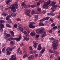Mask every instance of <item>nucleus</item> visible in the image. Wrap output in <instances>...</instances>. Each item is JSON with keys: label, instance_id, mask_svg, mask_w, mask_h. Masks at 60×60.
Wrapping results in <instances>:
<instances>
[{"label": "nucleus", "instance_id": "f257e3e1", "mask_svg": "<svg viewBox=\"0 0 60 60\" xmlns=\"http://www.w3.org/2000/svg\"><path fill=\"white\" fill-rule=\"evenodd\" d=\"M45 30L44 28H40L36 30V32L37 34H42L43 33V31Z\"/></svg>", "mask_w": 60, "mask_h": 60}, {"label": "nucleus", "instance_id": "f03ea898", "mask_svg": "<svg viewBox=\"0 0 60 60\" xmlns=\"http://www.w3.org/2000/svg\"><path fill=\"white\" fill-rule=\"evenodd\" d=\"M40 1L41 3H44L45 2L44 4V5L43 6V7L44 8H46V6H47V5H48L49 4H50V2H51L50 0H49L47 2H45V1L44 0H40Z\"/></svg>", "mask_w": 60, "mask_h": 60}, {"label": "nucleus", "instance_id": "7ed1b4c3", "mask_svg": "<svg viewBox=\"0 0 60 60\" xmlns=\"http://www.w3.org/2000/svg\"><path fill=\"white\" fill-rule=\"evenodd\" d=\"M53 44V49L54 50H56L57 49V47L58 46V42L56 41H54L52 42Z\"/></svg>", "mask_w": 60, "mask_h": 60}, {"label": "nucleus", "instance_id": "20e7f679", "mask_svg": "<svg viewBox=\"0 0 60 60\" xmlns=\"http://www.w3.org/2000/svg\"><path fill=\"white\" fill-rule=\"evenodd\" d=\"M9 8L10 9H11L12 11H13V12H15V11H16V10L15 9H18V7H15L14 6L11 5L9 7Z\"/></svg>", "mask_w": 60, "mask_h": 60}, {"label": "nucleus", "instance_id": "39448f33", "mask_svg": "<svg viewBox=\"0 0 60 60\" xmlns=\"http://www.w3.org/2000/svg\"><path fill=\"white\" fill-rule=\"evenodd\" d=\"M31 10L29 9H27L25 11V14L26 15L29 16V18H31V15L29 13H30Z\"/></svg>", "mask_w": 60, "mask_h": 60}, {"label": "nucleus", "instance_id": "423d86ee", "mask_svg": "<svg viewBox=\"0 0 60 60\" xmlns=\"http://www.w3.org/2000/svg\"><path fill=\"white\" fill-rule=\"evenodd\" d=\"M22 38L21 35L20 34L19 37L18 38H13L14 40H16L17 41H19Z\"/></svg>", "mask_w": 60, "mask_h": 60}, {"label": "nucleus", "instance_id": "0eeeda50", "mask_svg": "<svg viewBox=\"0 0 60 60\" xmlns=\"http://www.w3.org/2000/svg\"><path fill=\"white\" fill-rule=\"evenodd\" d=\"M4 26L3 24H0V31H3V28H4Z\"/></svg>", "mask_w": 60, "mask_h": 60}, {"label": "nucleus", "instance_id": "6e6552de", "mask_svg": "<svg viewBox=\"0 0 60 60\" xmlns=\"http://www.w3.org/2000/svg\"><path fill=\"white\" fill-rule=\"evenodd\" d=\"M52 6V7L51 8V9L52 10V11H51L52 12H54V11H55V9L54 8L58 7V6L56 5H54V6Z\"/></svg>", "mask_w": 60, "mask_h": 60}, {"label": "nucleus", "instance_id": "1a4fd4ad", "mask_svg": "<svg viewBox=\"0 0 60 60\" xmlns=\"http://www.w3.org/2000/svg\"><path fill=\"white\" fill-rule=\"evenodd\" d=\"M17 30L19 31V30H21L22 33H23V28H22L20 26H19L17 28Z\"/></svg>", "mask_w": 60, "mask_h": 60}, {"label": "nucleus", "instance_id": "9d476101", "mask_svg": "<svg viewBox=\"0 0 60 60\" xmlns=\"http://www.w3.org/2000/svg\"><path fill=\"white\" fill-rule=\"evenodd\" d=\"M42 49V47L41 46V44H39L38 45V46L37 48L38 50L40 51Z\"/></svg>", "mask_w": 60, "mask_h": 60}, {"label": "nucleus", "instance_id": "9b49d317", "mask_svg": "<svg viewBox=\"0 0 60 60\" xmlns=\"http://www.w3.org/2000/svg\"><path fill=\"white\" fill-rule=\"evenodd\" d=\"M36 6V5H28L26 6V8H28V7H32V8H34Z\"/></svg>", "mask_w": 60, "mask_h": 60}, {"label": "nucleus", "instance_id": "f8f14e48", "mask_svg": "<svg viewBox=\"0 0 60 60\" xmlns=\"http://www.w3.org/2000/svg\"><path fill=\"white\" fill-rule=\"evenodd\" d=\"M32 59H34V56L32 55H31L30 56H29L28 57V59L29 60H30Z\"/></svg>", "mask_w": 60, "mask_h": 60}, {"label": "nucleus", "instance_id": "ddd939ff", "mask_svg": "<svg viewBox=\"0 0 60 60\" xmlns=\"http://www.w3.org/2000/svg\"><path fill=\"white\" fill-rule=\"evenodd\" d=\"M11 14H10L8 16L6 17V20H8L9 19H10V18H11Z\"/></svg>", "mask_w": 60, "mask_h": 60}, {"label": "nucleus", "instance_id": "4468645a", "mask_svg": "<svg viewBox=\"0 0 60 60\" xmlns=\"http://www.w3.org/2000/svg\"><path fill=\"white\" fill-rule=\"evenodd\" d=\"M30 34L31 36H34L35 34V32L34 31L31 32L30 33Z\"/></svg>", "mask_w": 60, "mask_h": 60}, {"label": "nucleus", "instance_id": "2eb2a0df", "mask_svg": "<svg viewBox=\"0 0 60 60\" xmlns=\"http://www.w3.org/2000/svg\"><path fill=\"white\" fill-rule=\"evenodd\" d=\"M43 32H44V33L41 35V37L42 38H43V37H44L46 36V32H45L44 31Z\"/></svg>", "mask_w": 60, "mask_h": 60}, {"label": "nucleus", "instance_id": "dca6fc26", "mask_svg": "<svg viewBox=\"0 0 60 60\" xmlns=\"http://www.w3.org/2000/svg\"><path fill=\"white\" fill-rule=\"evenodd\" d=\"M29 27L30 28H34L35 27V26L33 25H31V24H30L29 25Z\"/></svg>", "mask_w": 60, "mask_h": 60}, {"label": "nucleus", "instance_id": "f3484780", "mask_svg": "<svg viewBox=\"0 0 60 60\" xmlns=\"http://www.w3.org/2000/svg\"><path fill=\"white\" fill-rule=\"evenodd\" d=\"M10 14L11 15V16H12V17H15L16 16V14L14 12L13 13L11 14Z\"/></svg>", "mask_w": 60, "mask_h": 60}, {"label": "nucleus", "instance_id": "a211bd4d", "mask_svg": "<svg viewBox=\"0 0 60 60\" xmlns=\"http://www.w3.org/2000/svg\"><path fill=\"white\" fill-rule=\"evenodd\" d=\"M39 26H44V24H43L42 22H40L39 23Z\"/></svg>", "mask_w": 60, "mask_h": 60}, {"label": "nucleus", "instance_id": "6ab92c4d", "mask_svg": "<svg viewBox=\"0 0 60 60\" xmlns=\"http://www.w3.org/2000/svg\"><path fill=\"white\" fill-rule=\"evenodd\" d=\"M26 5V4L24 2H22L21 4V6H25Z\"/></svg>", "mask_w": 60, "mask_h": 60}, {"label": "nucleus", "instance_id": "aec40b11", "mask_svg": "<svg viewBox=\"0 0 60 60\" xmlns=\"http://www.w3.org/2000/svg\"><path fill=\"white\" fill-rule=\"evenodd\" d=\"M38 45V43H34V44L33 46L34 48H36L37 46V45Z\"/></svg>", "mask_w": 60, "mask_h": 60}, {"label": "nucleus", "instance_id": "412c9836", "mask_svg": "<svg viewBox=\"0 0 60 60\" xmlns=\"http://www.w3.org/2000/svg\"><path fill=\"white\" fill-rule=\"evenodd\" d=\"M7 22L9 24H11L12 23V21L10 19H9L7 21Z\"/></svg>", "mask_w": 60, "mask_h": 60}, {"label": "nucleus", "instance_id": "4be33fe9", "mask_svg": "<svg viewBox=\"0 0 60 60\" xmlns=\"http://www.w3.org/2000/svg\"><path fill=\"white\" fill-rule=\"evenodd\" d=\"M10 33L11 34V36L14 37V32L13 31H10Z\"/></svg>", "mask_w": 60, "mask_h": 60}, {"label": "nucleus", "instance_id": "5701e85b", "mask_svg": "<svg viewBox=\"0 0 60 60\" xmlns=\"http://www.w3.org/2000/svg\"><path fill=\"white\" fill-rule=\"evenodd\" d=\"M10 45H14V42H13V41H10Z\"/></svg>", "mask_w": 60, "mask_h": 60}, {"label": "nucleus", "instance_id": "b1692460", "mask_svg": "<svg viewBox=\"0 0 60 60\" xmlns=\"http://www.w3.org/2000/svg\"><path fill=\"white\" fill-rule=\"evenodd\" d=\"M6 25L7 27H10V28H11V26H10L9 24H6Z\"/></svg>", "mask_w": 60, "mask_h": 60}, {"label": "nucleus", "instance_id": "393cba45", "mask_svg": "<svg viewBox=\"0 0 60 60\" xmlns=\"http://www.w3.org/2000/svg\"><path fill=\"white\" fill-rule=\"evenodd\" d=\"M35 13V11H34L32 10L31 11V14L32 15H33V14H34Z\"/></svg>", "mask_w": 60, "mask_h": 60}, {"label": "nucleus", "instance_id": "a878e982", "mask_svg": "<svg viewBox=\"0 0 60 60\" xmlns=\"http://www.w3.org/2000/svg\"><path fill=\"white\" fill-rule=\"evenodd\" d=\"M13 27L15 28H17L18 27V25L16 24H15L13 26Z\"/></svg>", "mask_w": 60, "mask_h": 60}, {"label": "nucleus", "instance_id": "bb28decb", "mask_svg": "<svg viewBox=\"0 0 60 60\" xmlns=\"http://www.w3.org/2000/svg\"><path fill=\"white\" fill-rule=\"evenodd\" d=\"M27 56V54H26V53H25V55H24V56H23V58H25Z\"/></svg>", "mask_w": 60, "mask_h": 60}, {"label": "nucleus", "instance_id": "cd10ccee", "mask_svg": "<svg viewBox=\"0 0 60 60\" xmlns=\"http://www.w3.org/2000/svg\"><path fill=\"white\" fill-rule=\"evenodd\" d=\"M30 25H34L35 23L33 22H30Z\"/></svg>", "mask_w": 60, "mask_h": 60}, {"label": "nucleus", "instance_id": "c85d7f7f", "mask_svg": "<svg viewBox=\"0 0 60 60\" xmlns=\"http://www.w3.org/2000/svg\"><path fill=\"white\" fill-rule=\"evenodd\" d=\"M5 48H6V47H5L2 49V51L3 52V53H5Z\"/></svg>", "mask_w": 60, "mask_h": 60}, {"label": "nucleus", "instance_id": "c756f323", "mask_svg": "<svg viewBox=\"0 0 60 60\" xmlns=\"http://www.w3.org/2000/svg\"><path fill=\"white\" fill-rule=\"evenodd\" d=\"M7 55L8 56H9L10 55V54H11V52H9V51H7Z\"/></svg>", "mask_w": 60, "mask_h": 60}, {"label": "nucleus", "instance_id": "7c9ffc66", "mask_svg": "<svg viewBox=\"0 0 60 60\" xmlns=\"http://www.w3.org/2000/svg\"><path fill=\"white\" fill-rule=\"evenodd\" d=\"M38 19V16L37 15H35V20H37Z\"/></svg>", "mask_w": 60, "mask_h": 60}, {"label": "nucleus", "instance_id": "2f4dec72", "mask_svg": "<svg viewBox=\"0 0 60 60\" xmlns=\"http://www.w3.org/2000/svg\"><path fill=\"white\" fill-rule=\"evenodd\" d=\"M2 15L4 16V17H6L7 15V14L6 13H3L2 14Z\"/></svg>", "mask_w": 60, "mask_h": 60}, {"label": "nucleus", "instance_id": "473e14b6", "mask_svg": "<svg viewBox=\"0 0 60 60\" xmlns=\"http://www.w3.org/2000/svg\"><path fill=\"white\" fill-rule=\"evenodd\" d=\"M24 39V40H26V41H28L29 40V38H27V37L25 38Z\"/></svg>", "mask_w": 60, "mask_h": 60}, {"label": "nucleus", "instance_id": "72a5a7b5", "mask_svg": "<svg viewBox=\"0 0 60 60\" xmlns=\"http://www.w3.org/2000/svg\"><path fill=\"white\" fill-rule=\"evenodd\" d=\"M13 38H9L8 39V41H11V40H13Z\"/></svg>", "mask_w": 60, "mask_h": 60}, {"label": "nucleus", "instance_id": "f704fd0d", "mask_svg": "<svg viewBox=\"0 0 60 60\" xmlns=\"http://www.w3.org/2000/svg\"><path fill=\"white\" fill-rule=\"evenodd\" d=\"M56 2H53L51 3V5H54L55 4H56Z\"/></svg>", "mask_w": 60, "mask_h": 60}, {"label": "nucleus", "instance_id": "c9c22d12", "mask_svg": "<svg viewBox=\"0 0 60 60\" xmlns=\"http://www.w3.org/2000/svg\"><path fill=\"white\" fill-rule=\"evenodd\" d=\"M57 26H55L53 27L52 28V29L56 30V29H57Z\"/></svg>", "mask_w": 60, "mask_h": 60}, {"label": "nucleus", "instance_id": "e433bc0d", "mask_svg": "<svg viewBox=\"0 0 60 60\" xmlns=\"http://www.w3.org/2000/svg\"><path fill=\"white\" fill-rule=\"evenodd\" d=\"M49 40L51 41H53L54 40V38L53 37L51 38H49Z\"/></svg>", "mask_w": 60, "mask_h": 60}, {"label": "nucleus", "instance_id": "4c0bfd02", "mask_svg": "<svg viewBox=\"0 0 60 60\" xmlns=\"http://www.w3.org/2000/svg\"><path fill=\"white\" fill-rule=\"evenodd\" d=\"M10 47L7 48L6 50V51L7 52V51H10Z\"/></svg>", "mask_w": 60, "mask_h": 60}, {"label": "nucleus", "instance_id": "58836bf2", "mask_svg": "<svg viewBox=\"0 0 60 60\" xmlns=\"http://www.w3.org/2000/svg\"><path fill=\"white\" fill-rule=\"evenodd\" d=\"M16 57V56L15 55L14 56V55H13L11 56L12 58V59L13 58H14V57Z\"/></svg>", "mask_w": 60, "mask_h": 60}, {"label": "nucleus", "instance_id": "ea45409f", "mask_svg": "<svg viewBox=\"0 0 60 60\" xmlns=\"http://www.w3.org/2000/svg\"><path fill=\"white\" fill-rule=\"evenodd\" d=\"M54 54L56 56L58 55V52H57L56 51L54 52Z\"/></svg>", "mask_w": 60, "mask_h": 60}, {"label": "nucleus", "instance_id": "a19ab883", "mask_svg": "<svg viewBox=\"0 0 60 60\" xmlns=\"http://www.w3.org/2000/svg\"><path fill=\"white\" fill-rule=\"evenodd\" d=\"M49 17H47L45 19V20H48L49 19Z\"/></svg>", "mask_w": 60, "mask_h": 60}, {"label": "nucleus", "instance_id": "79ce46f5", "mask_svg": "<svg viewBox=\"0 0 60 60\" xmlns=\"http://www.w3.org/2000/svg\"><path fill=\"white\" fill-rule=\"evenodd\" d=\"M0 23H4V21L3 20H0Z\"/></svg>", "mask_w": 60, "mask_h": 60}, {"label": "nucleus", "instance_id": "37998d69", "mask_svg": "<svg viewBox=\"0 0 60 60\" xmlns=\"http://www.w3.org/2000/svg\"><path fill=\"white\" fill-rule=\"evenodd\" d=\"M45 20V18H43V19H41V20L40 21H44Z\"/></svg>", "mask_w": 60, "mask_h": 60}, {"label": "nucleus", "instance_id": "c03bdc74", "mask_svg": "<svg viewBox=\"0 0 60 60\" xmlns=\"http://www.w3.org/2000/svg\"><path fill=\"white\" fill-rule=\"evenodd\" d=\"M53 57H54V56H53V55L52 54H51L50 56V58H53Z\"/></svg>", "mask_w": 60, "mask_h": 60}, {"label": "nucleus", "instance_id": "a18cd8bd", "mask_svg": "<svg viewBox=\"0 0 60 60\" xmlns=\"http://www.w3.org/2000/svg\"><path fill=\"white\" fill-rule=\"evenodd\" d=\"M37 53V51L35 50H34L33 51V53H34V54H36V53Z\"/></svg>", "mask_w": 60, "mask_h": 60}, {"label": "nucleus", "instance_id": "49530a36", "mask_svg": "<svg viewBox=\"0 0 60 60\" xmlns=\"http://www.w3.org/2000/svg\"><path fill=\"white\" fill-rule=\"evenodd\" d=\"M56 25L55 24V23H53L51 25V26H55Z\"/></svg>", "mask_w": 60, "mask_h": 60}, {"label": "nucleus", "instance_id": "de8ad7c7", "mask_svg": "<svg viewBox=\"0 0 60 60\" xmlns=\"http://www.w3.org/2000/svg\"><path fill=\"white\" fill-rule=\"evenodd\" d=\"M11 60H16V57H15L13 59H12V58H11Z\"/></svg>", "mask_w": 60, "mask_h": 60}, {"label": "nucleus", "instance_id": "09e8293b", "mask_svg": "<svg viewBox=\"0 0 60 60\" xmlns=\"http://www.w3.org/2000/svg\"><path fill=\"white\" fill-rule=\"evenodd\" d=\"M16 19L17 21H21V19L20 18H17Z\"/></svg>", "mask_w": 60, "mask_h": 60}, {"label": "nucleus", "instance_id": "8fccbe9b", "mask_svg": "<svg viewBox=\"0 0 60 60\" xmlns=\"http://www.w3.org/2000/svg\"><path fill=\"white\" fill-rule=\"evenodd\" d=\"M49 51L50 53H53V51H52L51 49H49Z\"/></svg>", "mask_w": 60, "mask_h": 60}, {"label": "nucleus", "instance_id": "3c124183", "mask_svg": "<svg viewBox=\"0 0 60 60\" xmlns=\"http://www.w3.org/2000/svg\"><path fill=\"white\" fill-rule=\"evenodd\" d=\"M48 22L47 21H46L45 22V24L46 25H48Z\"/></svg>", "mask_w": 60, "mask_h": 60}, {"label": "nucleus", "instance_id": "603ef678", "mask_svg": "<svg viewBox=\"0 0 60 60\" xmlns=\"http://www.w3.org/2000/svg\"><path fill=\"white\" fill-rule=\"evenodd\" d=\"M19 51H20V47L18 48L17 49V52L18 53H19Z\"/></svg>", "mask_w": 60, "mask_h": 60}, {"label": "nucleus", "instance_id": "864d4df0", "mask_svg": "<svg viewBox=\"0 0 60 60\" xmlns=\"http://www.w3.org/2000/svg\"><path fill=\"white\" fill-rule=\"evenodd\" d=\"M39 37V35H37L36 36V38H38Z\"/></svg>", "mask_w": 60, "mask_h": 60}, {"label": "nucleus", "instance_id": "5fc2aeb1", "mask_svg": "<svg viewBox=\"0 0 60 60\" xmlns=\"http://www.w3.org/2000/svg\"><path fill=\"white\" fill-rule=\"evenodd\" d=\"M41 8H39L38 9V11H41Z\"/></svg>", "mask_w": 60, "mask_h": 60}, {"label": "nucleus", "instance_id": "6e6d98bb", "mask_svg": "<svg viewBox=\"0 0 60 60\" xmlns=\"http://www.w3.org/2000/svg\"><path fill=\"white\" fill-rule=\"evenodd\" d=\"M46 11L45 10H44L42 11V13L44 14L45 13H46Z\"/></svg>", "mask_w": 60, "mask_h": 60}, {"label": "nucleus", "instance_id": "4d7b16f0", "mask_svg": "<svg viewBox=\"0 0 60 60\" xmlns=\"http://www.w3.org/2000/svg\"><path fill=\"white\" fill-rule=\"evenodd\" d=\"M15 5L16 6V7H18V4H17V2H15Z\"/></svg>", "mask_w": 60, "mask_h": 60}, {"label": "nucleus", "instance_id": "13d9d810", "mask_svg": "<svg viewBox=\"0 0 60 60\" xmlns=\"http://www.w3.org/2000/svg\"><path fill=\"white\" fill-rule=\"evenodd\" d=\"M9 0H8L6 2V4H8L9 3Z\"/></svg>", "mask_w": 60, "mask_h": 60}, {"label": "nucleus", "instance_id": "bf43d9fd", "mask_svg": "<svg viewBox=\"0 0 60 60\" xmlns=\"http://www.w3.org/2000/svg\"><path fill=\"white\" fill-rule=\"evenodd\" d=\"M44 51H44V50H43L42 49L41 50V53L42 54H43V52H44Z\"/></svg>", "mask_w": 60, "mask_h": 60}, {"label": "nucleus", "instance_id": "052dcab7", "mask_svg": "<svg viewBox=\"0 0 60 60\" xmlns=\"http://www.w3.org/2000/svg\"><path fill=\"white\" fill-rule=\"evenodd\" d=\"M23 34H27V33L26 32V31H24V32H23Z\"/></svg>", "mask_w": 60, "mask_h": 60}, {"label": "nucleus", "instance_id": "680f3d73", "mask_svg": "<svg viewBox=\"0 0 60 60\" xmlns=\"http://www.w3.org/2000/svg\"><path fill=\"white\" fill-rule=\"evenodd\" d=\"M29 49L31 50H33V48H32V47H29Z\"/></svg>", "mask_w": 60, "mask_h": 60}, {"label": "nucleus", "instance_id": "e2e57ef3", "mask_svg": "<svg viewBox=\"0 0 60 60\" xmlns=\"http://www.w3.org/2000/svg\"><path fill=\"white\" fill-rule=\"evenodd\" d=\"M30 54H32L33 53V51H30Z\"/></svg>", "mask_w": 60, "mask_h": 60}, {"label": "nucleus", "instance_id": "0e129e2a", "mask_svg": "<svg viewBox=\"0 0 60 60\" xmlns=\"http://www.w3.org/2000/svg\"><path fill=\"white\" fill-rule=\"evenodd\" d=\"M22 51H20L19 53V55H21L22 54Z\"/></svg>", "mask_w": 60, "mask_h": 60}, {"label": "nucleus", "instance_id": "69168bd1", "mask_svg": "<svg viewBox=\"0 0 60 60\" xmlns=\"http://www.w3.org/2000/svg\"><path fill=\"white\" fill-rule=\"evenodd\" d=\"M23 45H24V44H23V43L21 44L20 45V47H22V46H23Z\"/></svg>", "mask_w": 60, "mask_h": 60}, {"label": "nucleus", "instance_id": "338daca9", "mask_svg": "<svg viewBox=\"0 0 60 60\" xmlns=\"http://www.w3.org/2000/svg\"><path fill=\"white\" fill-rule=\"evenodd\" d=\"M49 33H51L52 32V30H50L49 31Z\"/></svg>", "mask_w": 60, "mask_h": 60}, {"label": "nucleus", "instance_id": "774afa93", "mask_svg": "<svg viewBox=\"0 0 60 60\" xmlns=\"http://www.w3.org/2000/svg\"><path fill=\"white\" fill-rule=\"evenodd\" d=\"M35 57H37V56H38V54H36L35 55Z\"/></svg>", "mask_w": 60, "mask_h": 60}]
</instances>
